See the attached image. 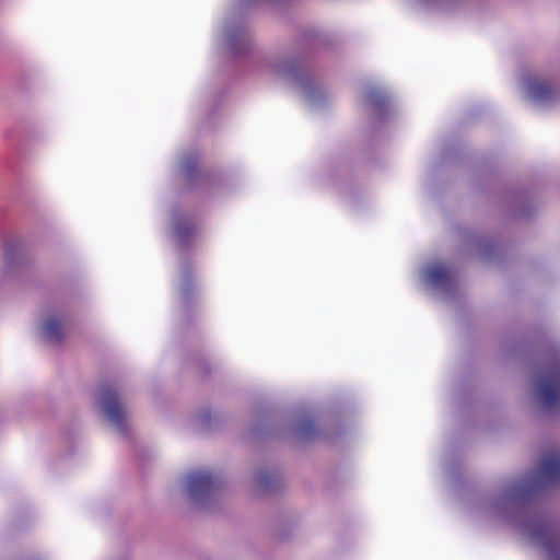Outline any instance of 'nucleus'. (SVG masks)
<instances>
[{
  "mask_svg": "<svg viewBox=\"0 0 560 560\" xmlns=\"http://www.w3.org/2000/svg\"><path fill=\"white\" fill-rule=\"evenodd\" d=\"M270 71L292 86L310 107L320 106L328 97L326 90L302 67L296 57H282L269 65Z\"/></svg>",
  "mask_w": 560,
  "mask_h": 560,
  "instance_id": "nucleus-1",
  "label": "nucleus"
},
{
  "mask_svg": "<svg viewBox=\"0 0 560 560\" xmlns=\"http://www.w3.org/2000/svg\"><path fill=\"white\" fill-rule=\"evenodd\" d=\"M521 94L529 102L544 105L557 98V88L547 74L526 71L520 79Z\"/></svg>",
  "mask_w": 560,
  "mask_h": 560,
  "instance_id": "nucleus-2",
  "label": "nucleus"
},
{
  "mask_svg": "<svg viewBox=\"0 0 560 560\" xmlns=\"http://www.w3.org/2000/svg\"><path fill=\"white\" fill-rule=\"evenodd\" d=\"M97 411L117 430H122L127 418V408L116 387L103 386L96 390Z\"/></svg>",
  "mask_w": 560,
  "mask_h": 560,
  "instance_id": "nucleus-3",
  "label": "nucleus"
},
{
  "mask_svg": "<svg viewBox=\"0 0 560 560\" xmlns=\"http://www.w3.org/2000/svg\"><path fill=\"white\" fill-rule=\"evenodd\" d=\"M184 492L189 500L203 503L215 490V482L209 471H194L185 477Z\"/></svg>",
  "mask_w": 560,
  "mask_h": 560,
  "instance_id": "nucleus-4",
  "label": "nucleus"
},
{
  "mask_svg": "<svg viewBox=\"0 0 560 560\" xmlns=\"http://www.w3.org/2000/svg\"><path fill=\"white\" fill-rule=\"evenodd\" d=\"M68 318L63 313L49 312L37 324L38 335L48 342L61 340L67 332Z\"/></svg>",
  "mask_w": 560,
  "mask_h": 560,
  "instance_id": "nucleus-5",
  "label": "nucleus"
},
{
  "mask_svg": "<svg viewBox=\"0 0 560 560\" xmlns=\"http://www.w3.org/2000/svg\"><path fill=\"white\" fill-rule=\"evenodd\" d=\"M422 284L433 292L446 291L452 287L448 270L440 264H429L420 270Z\"/></svg>",
  "mask_w": 560,
  "mask_h": 560,
  "instance_id": "nucleus-6",
  "label": "nucleus"
},
{
  "mask_svg": "<svg viewBox=\"0 0 560 560\" xmlns=\"http://www.w3.org/2000/svg\"><path fill=\"white\" fill-rule=\"evenodd\" d=\"M528 535L547 552L549 560H560V538L552 529L535 525L528 529Z\"/></svg>",
  "mask_w": 560,
  "mask_h": 560,
  "instance_id": "nucleus-7",
  "label": "nucleus"
},
{
  "mask_svg": "<svg viewBox=\"0 0 560 560\" xmlns=\"http://www.w3.org/2000/svg\"><path fill=\"white\" fill-rule=\"evenodd\" d=\"M539 398L546 406H551L560 396V372L544 378L538 389Z\"/></svg>",
  "mask_w": 560,
  "mask_h": 560,
  "instance_id": "nucleus-8",
  "label": "nucleus"
},
{
  "mask_svg": "<svg viewBox=\"0 0 560 560\" xmlns=\"http://www.w3.org/2000/svg\"><path fill=\"white\" fill-rule=\"evenodd\" d=\"M540 478L551 482L560 478V455H552L542 462Z\"/></svg>",
  "mask_w": 560,
  "mask_h": 560,
  "instance_id": "nucleus-9",
  "label": "nucleus"
},
{
  "mask_svg": "<svg viewBox=\"0 0 560 560\" xmlns=\"http://www.w3.org/2000/svg\"><path fill=\"white\" fill-rule=\"evenodd\" d=\"M196 230V224L188 217H180L174 221L173 233L179 241H185Z\"/></svg>",
  "mask_w": 560,
  "mask_h": 560,
  "instance_id": "nucleus-10",
  "label": "nucleus"
},
{
  "mask_svg": "<svg viewBox=\"0 0 560 560\" xmlns=\"http://www.w3.org/2000/svg\"><path fill=\"white\" fill-rule=\"evenodd\" d=\"M451 0H412V3L419 10L439 11L443 10Z\"/></svg>",
  "mask_w": 560,
  "mask_h": 560,
  "instance_id": "nucleus-11",
  "label": "nucleus"
},
{
  "mask_svg": "<svg viewBox=\"0 0 560 560\" xmlns=\"http://www.w3.org/2000/svg\"><path fill=\"white\" fill-rule=\"evenodd\" d=\"M220 35L226 44L232 45L234 43V40H236L238 37H241V31L238 27H232L230 25H224V26H222V28L220 31Z\"/></svg>",
  "mask_w": 560,
  "mask_h": 560,
  "instance_id": "nucleus-12",
  "label": "nucleus"
}]
</instances>
